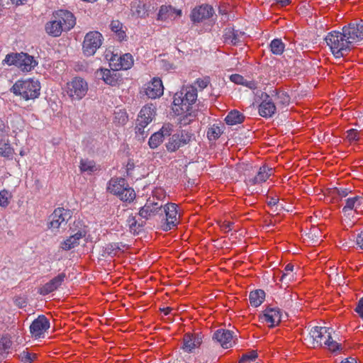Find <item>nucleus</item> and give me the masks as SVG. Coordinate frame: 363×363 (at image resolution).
<instances>
[{"label":"nucleus","instance_id":"obj_1","mask_svg":"<svg viewBox=\"0 0 363 363\" xmlns=\"http://www.w3.org/2000/svg\"><path fill=\"white\" fill-rule=\"evenodd\" d=\"M333 329L327 327H313L308 337L306 339L312 347L326 346L330 351L335 352L340 345L333 340L331 333Z\"/></svg>","mask_w":363,"mask_h":363},{"label":"nucleus","instance_id":"obj_2","mask_svg":"<svg viewBox=\"0 0 363 363\" xmlns=\"http://www.w3.org/2000/svg\"><path fill=\"white\" fill-rule=\"evenodd\" d=\"M325 41L335 58L344 57L353 48L343 30L330 32L325 36Z\"/></svg>","mask_w":363,"mask_h":363},{"label":"nucleus","instance_id":"obj_3","mask_svg":"<svg viewBox=\"0 0 363 363\" xmlns=\"http://www.w3.org/2000/svg\"><path fill=\"white\" fill-rule=\"evenodd\" d=\"M40 88L38 80L29 78L16 81L11 88V91L25 101H29L34 100L40 96Z\"/></svg>","mask_w":363,"mask_h":363},{"label":"nucleus","instance_id":"obj_4","mask_svg":"<svg viewBox=\"0 0 363 363\" xmlns=\"http://www.w3.org/2000/svg\"><path fill=\"white\" fill-rule=\"evenodd\" d=\"M107 190L124 202L130 203L136 196L134 189L123 178H112L107 184Z\"/></svg>","mask_w":363,"mask_h":363},{"label":"nucleus","instance_id":"obj_5","mask_svg":"<svg viewBox=\"0 0 363 363\" xmlns=\"http://www.w3.org/2000/svg\"><path fill=\"white\" fill-rule=\"evenodd\" d=\"M155 113V108L152 104L146 105L141 108L135 126V134L138 138L144 139L147 136V130L145 128L152 121Z\"/></svg>","mask_w":363,"mask_h":363},{"label":"nucleus","instance_id":"obj_6","mask_svg":"<svg viewBox=\"0 0 363 363\" xmlns=\"http://www.w3.org/2000/svg\"><path fill=\"white\" fill-rule=\"evenodd\" d=\"M64 91L72 100H80L87 93L88 84L81 77H74L66 84Z\"/></svg>","mask_w":363,"mask_h":363},{"label":"nucleus","instance_id":"obj_7","mask_svg":"<svg viewBox=\"0 0 363 363\" xmlns=\"http://www.w3.org/2000/svg\"><path fill=\"white\" fill-rule=\"evenodd\" d=\"M72 216L71 211L64 208H56L49 217L48 228L54 233L58 232L60 228L65 227Z\"/></svg>","mask_w":363,"mask_h":363},{"label":"nucleus","instance_id":"obj_8","mask_svg":"<svg viewBox=\"0 0 363 363\" xmlns=\"http://www.w3.org/2000/svg\"><path fill=\"white\" fill-rule=\"evenodd\" d=\"M103 36L98 31H90L86 34L83 44L82 50L86 56L94 55L96 50L102 45Z\"/></svg>","mask_w":363,"mask_h":363},{"label":"nucleus","instance_id":"obj_9","mask_svg":"<svg viewBox=\"0 0 363 363\" xmlns=\"http://www.w3.org/2000/svg\"><path fill=\"white\" fill-rule=\"evenodd\" d=\"M342 30L345 33V35L350 41L352 47L354 45L363 40V21L359 20L356 22H352L345 26Z\"/></svg>","mask_w":363,"mask_h":363},{"label":"nucleus","instance_id":"obj_10","mask_svg":"<svg viewBox=\"0 0 363 363\" xmlns=\"http://www.w3.org/2000/svg\"><path fill=\"white\" fill-rule=\"evenodd\" d=\"M162 205L154 200L148 199L145 204L140 208L139 216L145 220L152 219L163 215Z\"/></svg>","mask_w":363,"mask_h":363},{"label":"nucleus","instance_id":"obj_11","mask_svg":"<svg viewBox=\"0 0 363 363\" xmlns=\"http://www.w3.org/2000/svg\"><path fill=\"white\" fill-rule=\"evenodd\" d=\"M262 101L259 105V114L264 118L272 117L277 111L275 105V99L272 95L267 93H262Z\"/></svg>","mask_w":363,"mask_h":363},{"label":"nucleus","instance_id":"obj_12","mask_svg":"<svg viewBox=\"0 0 363 363\" xmlns=\"http://www.w3.org/2000/svg\"><path fill=\"white\" fill-rule=\"evenodd\" d=\"M50 328V321L43 315H39L30 325V333L35 339L44 337L45 333Z\"/></svg>","mask_w":363,"mask_h":363},{"label":"nucleus","instance_id":"obj_13","mask_svg":"<svg viewBox=\"0 0 363 363\" xmlns=\"http://www.w3.org/2000/svg\"><path fill=\"white\" fill-rule=\"evenodd\" d=\"M109 65L112 69L127 70L133 65V56L130 53H125L122 55L114 54L110 59Z\"/></svg>","mask_w":363,"mask_h":363},{"label":"nucleus","instance_id":"obj_14","mask_svg":"<svg viewBox=\"0 0 363 363\" xmlns=\"http://www.w3.org/2000/svg\"><path fill=\"white\" fill-rule=\"evenodd\" d=\"M177 205L175 203H167L162 206L163 213H165L166 222L162 225L164 230L167 231L175 227L178 223Z\"/></svg>","mask_w":363,"mask_h":363},{"label":"nucleus","instance_id":"obj_15","mask_svg":"<svg viewBox=\"0 0 363 363\" xmlns=\"http://www.w3.org/2000/svg\"><path fill=\"white\" fill-rule=\"evenodd\" d=\"M261 322L266 323L269 327L273 328L279 325L281 320V312L278 308H267L263 314L260 315Z\"/></svg>","mask_w":363,"mask_h":363},{"label":"nucleus","instance_id":"obj_16","mask_svg":"<svg viewBox=\"0 0 363 363\" xmlns=\"http://www.w3.org/2000/svg\"><path fill=\"white\" fill-rule=\"evenodd\" d=\"M55 21L63 26L65 31L70 30L76 24V18L72 13L67 10H59L53 14Z\"/></svg>","mask_w":363,"mask_h":363},{"label":"nucleus","instance_id":"obj_17","mask_svg":"<svg viewBox=\"0 0 363 363\" xmlns=\"http://www.w3.org/2000/svg\"><path fill=\"white\" fill-rule=\"evenodd\" d=\"M191 138V135L190 134L183 130L179 134H174L167 144V148L170 152H174L179 147L189 143Z\"/></svg>","mask_w":363,"mask_h":363},{"label":"nucleus","instance_id":"obj_18","mask_svg":"<svg viewBox=\"0 0 363 363\" xmlns=\"http://www.w3.org/2000/svg\"><path fill=\"white\" fill-rule=\"evenodd\" d=\"M172 110L177 116L184 115V116H187L189 115L191 117V114L188 113L189 111V105L185 102L183 91L177 92L174 95Z\"/></svg>","mask_w":363,"mask_h":363},{"label":"nucleus","instance_id":"obj_19","mask_svg":"<svg viewBox=\"0 0 363 363\" xmlns=\"http://www.w3.org/2000/svg\"><path fill=\"white\" fill-rule=\"evenodd\" d=\"M118 70L101 68L96 71V76L101 78L106 84L116 86L121 81Z\"/></svg>","mask_w":363,"mask_h":363},{"label":"nucleus","instance_id":"obj_20","mask_svg":"<svg viewBox=\"0 0 363 363\" xmlns=\"http://www.w3.org/2000/svg\"><path fill=\"white\" fill-rule=\"evenodd\" d=\"M65 278L66 275L65 273L59 274L50 281L43 285L38 290L39 293L43 296H45L55 291L62 285Z\"/></svg>","mask_w":363,"mask_h":363},{"label":"nucleus","instance_id":"obj_21","mask_svg":"<svg viewBox=\"0 0 363 363\" xmlns=\"http://www.w3.org/2000/svg\"><path fill=\"white\" fill-rule=\"evenodd\" d=\"M213 9L211 6L205 4L194 8L191 13L190 18L193 22H200L203 19L208 18L213 16Z\"/></svg>","mask_w":363,"mask_h":363},{"label":"nucleus","instance_id":"obj_22","mask_svg":"<svg viewBox=\"0 0 363 363\" xmlns=\"http://www.w3.org/2000/svg\"><path fill=\"white\" fill-rule=\"evenodd\" d=\"M164 87L162 80L154 78L149 82L145 89V94L150 99H156L163 94Z\"/></svg>","mask_w":363,"mask_h":363},{"label":"nucleus","instance_id":"obj_23","mask_svg":"<svg viewBox=\"0 0 363 363\" xmlns=\"http://www.w3.org/2000/svg\"><path fill=\"white\" fill-rule=\"evenodd\" d=\"M213 339L220 343L223 348H230L233 346V332L219 329L213 335Z\"/></svg>","mask_w":363,"mask_h":363},{"label":"nucleus","instance_id":"obj_24","mask_svg":"<svg viewBox=\"0 0 363 363\" xmlns=\"http://www.w3.org/2000/svg\"><path fill=\"white\" fill-rule=\"evenodd\" d=\"M38 65L35 58L27 53L20 52L17 67L23 72H30Z\"/></svg>","mask_w":363,"mask_h":363},{"label":"nucleus","instance_id":"obj_25","mask_svg":"<svg viewBox=\"0 0 363 363\" xmlns=\"http://www.w3.org/2000/svg\"><path fill=\"white\" fill-rule=\"evenodd\" d=\"M182 14L181 9H177L171 6H162L157 15V19L160 21L174 20L180 17Z\"/></svg>","mask_w":363,"mask_h":363},{"label":"nucleus","instance_id":"obj_26","mask_svg":"<svg viewBox=\"0 0 363 363\" xmlns=\"http://www.w3.org/2000/svg\"><path fill=\"white\" fill-rule=\"evenodd\" d=\"M272 173V168H269L267 166H262L259 168L256 176L252 178H249L246 181V184L248 186H252L256 184H260L267 180Z\"/></svg>","mask_w":363,"mask_h":363},{"label":"nucleus","instance_id":"obj_27","mask_svg":"<svg viewBox=\"0 0 363 363\" xmlns=\"http://www.w3.org/2000/svg\"><path fill=\"white\" fill-rule=\"evenodd\" d=\"M86 235L84 230H78L74 235L67 238L62 243V248L65 250H69L72 248L77 246L79 243V240L84 238Z\"/></svg>","mask_w":363,"mask_h":363},{"label":"nucleus","instance_id":"obj_28","mask_svg":"<svg viewBox=\"0 0 363 363\" xmlns=\"http://www.w3.org/2000/svg\"><path fill=\"white\" fill-rule=\"evenodd\" d=\"M131 11L133 15L138 18H145L149 16L150 5L136 1L132 4Z\"/></svg>","mask_w":363,"mask_h":363},{"label":"nucleus","instance_id":"obj_29","mask_svg":"<svg viewBox=\"0 0 363 363\" xmlns=\"http://www.w3.org/2000/svg\"><path fill=\"white\" fill-rule=\"evenodd\" d=\"M244 33L234 30L233 28H229L225 29L223 35L224 40L227 43H231L233 45H238L242 41L243 38Z\"/></svg>","mask_w":363,"mask_h":363},{"label":"nucleus","instance_id":"obj_30","mask_svg":"<svg viewBox=\"0 0 363 363\" xmlns=\"http://www.w3.org/2000/svg\"><path fill=\"white\" fill-rule=\"evenodd\" d=\"M201 339L199 335L186 334L184 337L183 350L186 352H191L195 348L199 347Z\"/></svg>","mask_w":363,"mask_h":363},{"label":"nucleus","instance_id":"obj_31","mask_svg":"<svg viewBox=\"0 0 363 363\" xmlns=\"http://www.w3.org/2000/svg\"><path fill=\"white\" fill-rule=\"evenodd\" d=\"M45 30L48 35L52 37H59L62 31H65L63 26L60 24V22L55 21L54 18L46 23Z\"/></svg>","mask_w":363,"mask_h":363},{"label":"nucleus","instance_id":"obj_32","mask_svg":"<svg viewBox=\"0 0 363 363\" xmlns=\"http://www.w3.org/2000/svg\"><path fill=\"white\" fill-rule=\"evenodd\" d=\"M363 204V197L355 196L349 197L346 199L345 206L342 208V211L346 214L348 211L354 210L357 211Z\"/></svg>","mask_w":363,"mask_h":363},{"label":"nucleus","instance_id":"obj_33","mask_svg":"<svg viewBox=\"0 0 363 363\" xmlns=\"http://www.w3.org/2000/svg\"><path fill=\"white\" fill-rule=\"evenodd\" d=\"M265 298V293L262 289H257L251 291L249 295V301L250 304L254 307L259 306L264 301Z\"/></svg>","mask_w":363,"mask_h":363},{"label":"nucleus","instance_id":"obj_34","mask_svg":"<svg viewBox=\"0 0 363 363\" xmlns=\"http://www.w3.org/2000/svg\"><path fill=\"white\" fill-rule=\"evenodd\" d=\"M244 116L237 110L231 111L225 118L228 125H233L241 123L244 120Z\"/></svg>","mask_w":363,"mask_h":363},{"label":"nucleus","instance_id":"obj_35","mask_svg":"<svg viewBox=\"0 0 363 363\" xmlns=\"http://www.w3.org/2000/svg\"><path fill=\"white\" fill-rule=\"evenodd\" d=\"M182 91L184 92L185 102L189 105V111H190L191 104H193L197 99V91L194 87H186Z\"/></svg>","mask_w":363,"mask_h":363},{"label":"nucleus","instance_id":"obj_36","mask_svg":"<svg viewBox=\"0 0 363 363\" xmlns=\"http://www.w3.org/2000/svg\"><path fill=\"white\" fill-rule=\"evenodd\" d=\"M0 155L7 158H11L13 156V149L7 138L0 139Z\"/></svg>","mask_w":363,"mask_h":363},{"label":"nucleus","instance_id":"obj_37","mask_svg":"<svg viewBox=\"0 0 363 363\" xmlns=\"http://www.w3.org/2000/svg\"><path fill=\"white\" fill-rule=\"evenodd\" d=\"M79 168L82 172L89 174L97 170L94 162L88 160H81Z\"/></svg>","mask_w":363,"mask_h":363},{"label":"nucleus","instance_id":"obj_38","mask_svg":"<svg viewBox=\"0 0 363 363\" xmlns=\"http://www.w3.org/2000/svg\"><path fill=\"white\" fill-rule=\"evenodd\" d=\"M222 133V127L213 124V125L208 128L207 138H208L209 140H216L221 135Z\"/></svg>","mask_w":363,"mask_h":363},{"label":"nucleus","instance_id":"obj_39","mask_svg":"<svg viewBox=\"0 0 363 363\" xmlns=\"http://www.w3.org/2000/svg\"><path fill=\"white\" fill-rule=\"evenodd\" d=\"M284 44L281 39H274L270 43V49L273 54L280 55L284 50Z\"/></svg>","mask_w":363,"mask_h":363},{"label":"nucleus","instance_id":"obj_40","mask_svg":"<svg viewBox=\"0 0 363 363\" xmlns=\"http://www.w3.org/2000/svg\"><path fill=\"white\" fill-rule=\"evenodd\" d=\"M12 342L8 337H3L0 340V356L4 357L9 352Z\"/></svg>","mask_w":363,"mask_h":363},{"label":"nucleus","instance_id":"obj_41","mask_svg":"<svg viewBox=\"0 0 363 363\" xmlns=\"http://www.w3.org/2000/svg\"><path fill=\"white\" fill-rule=\"evenodd\" d=\"M20 57V53L17 52H11L9 53L6 55L4 60L2 61V65H8L11 66L14 65L17 67L18 57Z\"/></svg>","mask_w":363,"mask_h":363},{"label":"nucleus","instance_id":"obj_42","mask_svg":"<svg viewBox=\"0 0 363 363\" xmlns=\"http://www.w3.org/2000/svg\"><path fill=\"white\" fill-rule=\"evenodd\" d=\"M294 265L292 264H288L285 268L284 271L281 277L280 281L286 283H289L294 279Z\"/></svg>","mask_w":363,"mask_h":363},{"label":"nucleus","instance_id":"obj_43","mask_svg":"<svg viewBox=\"0 0 363 363\" xmlns=\"http://www.w3.org/2000/svg\"><path fill=\"white\" fill-rule=\"evenodd\" d=\"M128 121V116L123 110H118L114 113L113 122L119 125H125Z\"/></svg>","mask_w":363,"mask_h":363},{"label":"nucleus","instance_id":"obj_44","mask_svg":"<svg viewBox=\"0 0 363 363\" xmlns=\"http://www.w3.org/2000/svg\"><path fill=\"white\" fill-rule=\"evenodd\" d=\"M164 138L162 137L161 133H158V132L152 134L149 139V146L152 149L157 148L162 142Z\"/></svg>","mask_w":363,"mask_h":363},{"label":"nucleus","instance_id":"obj_45","mask_svg":"<svg viewBox=\"0 0 363 363\" xmlns=\"http://www.w3.org/2000/svg\"><path fill=\"white\" fill-rule=\"evenodd\" d=\"M127 222H128V225L129 228H130V231L132 233L138 234L140 232V228L143 226V225L138 224V222H137V220H136L135 217L130 216L128 218Z\"/></svg>","mask_w":363,"mask_h":363},{"label":"nucleus","instance_id":"obj_46","mask_svg":"<svg viewBox=\"0 0 363 363\" xmlns=\"http://www.w3.org/2000/svg\"><path fill=\"white\" fill-rule=\"evenodd\" d=\"M11 198V193L4 189L0 191V206L3 208H6L9 204V199Z\"/></svg>","mask_w":363,"mask_h":363},{"label":"nucleus","instance_id":"obj_47","mask_svg":"<svg viewBox=\"0 0 363 363\" xmlns=\"http://www.w3.org/2000/svg\"><path fill=\"white\" fill-rule=\"evenodd\" d=\"M121 247L118 243H111L106 245L104 249V253L107 254L111 257L115 256L118 252L121 250Z\"/></svg>","mask_w":363,"mask_h":363},{"label":"nucleus","instance_id":"obj_48","mask_svg":"<svg viewBox=\"0 0 363 363\" xmlns=\"http://www.w3.org/2000/svg\"><path fill=\"white\" fill-rule=\"evenodd\" d=\"M257 357V354L256 351L252 350L249 353L243 354L239 363H251L255 361Z\"/></svg>","mask_w":363,"mask_h":363},{"label":"nucleus","instance_id":"obj_49","mask_svg":"<svg viewBox=\"0 0 363 363\" xmlns=\"http://www.w3.org/2000/svg\"><path fill=\"white\" fill-rule=\"evenodd\" d=\"M173 129H174V125L172 124L165 123L162 125L161 129L157 132H158V133H161L162 137L163 138H164V137L169 136L172 133Z\"/></svg>","mask_w":363,"mask_h":363},{"label":"nucleus","instance_id":"obj_50","mask_svg":"<svg viewBox=\"0 0 363 363\" xmlns=\"http://www.w3.org/2000/svg\"><path fill=\"white\" fill-rule=\"evenodd\" d=\"M35 358V354H30L25 351L20 354V359L23 363H32Z\"/></svg>","mask_w":363,"mask_h":363},{"label":"nucleus","instance_id":"obj_51","mask_svg":"<svg viewBox=\"0 0 363 363\" xmlns=\"http://www.w3.org/2000/svg\"><path fill=\"white\" fill-rule=\"evenodd\" d=\"M272 96L275 99V102L277 99H281L282 104H287L289 101V96L284 92L277 93L273 91Z\"/></svg>","mask_w":363,"mask_h":363},{"label":"nucleus","instance_id":"obj_52","mask_svg":"<svg viewBox=\"0 0 363 363\" xmlns=\"http://www.w3.org/2000/svg\"><path fill=\"white\" fill-rule=\"evenodd\" d=\"M347 138L350 141H355L358 139V132L354 129H350L347 131Z\"/></svg>","mask_w":363,"mask_h":363},{"label":"nucleus","instance_id":"obj_53","mask_svg":"<svg viewBox=\"0 0 363 363\" xmlns=\"http://www.w3.org/2000/svg\"><path fill=\"white\" fill-rule=\"evenodd\" d=\"M230 79L235 84L242 85L243 83L244 77L238 74H234L230 77Z\"/></svg>","mask_w":363,"mask_h":363},{"label":"nucleus","instance_id":"obj_54","mask_svg":"<svg viewBox=\"0 0 363 363\" xmlns=\"http://www.w3.org/2000/svg\"><path fill=\"white\" fill-rule=\"evenodd\" d=\"M111 29L116 33L121 31L122 28V24L118 21H113L111 23Z\"/></svg>","mask_w":363,"mask_h":363},{"label":"nucleus","instance_id":"obj_55","mask_svg":"<svg viewBox=\"0 0 363 363\" xmlns=\"http://www.w3.org/2000/svg\"><path fill=\"white\" fill-rule=\"evenodd\" d=\"M242 86H245L250 89H257V83L255 81L252 80H247L244 78L243 83L242 84Z\"/></svg>","mask_w":363,"mask_h":363},{"label":"nucleus","instance_id":"obj_56","mask_svg":"<svg viewBox=\"0 0 363 363\" xmlns=\"http://www.w3.org/2000/svg\"><path fill=\"white\" fill-rule=\"evenodd\" d=\"M233 225V223H232L230 221H224L221 224L220 228L225 232H229L232 230Z\"/></svg>","mask_w":363,"mask_h":363},{"label":"nucleus","instance_id":"obj_57","mask_svg":"<svg viewBox=\"0 0 363 363\" xmlns=\"http://www.w3.org/2000/svg\"><path fill=\"white\" fill-rule=\"evenodd\" d=\"M356 244L357 246L363 250V230L361 231L357 236Z\"/></svg>","mask_w":363,"mask_h":363},{"label":"nucleus","instance_id":"obj_58","mask_svg":"<svg viewBox=\"0 0 363 363\" xmlns=\"http://www.w3.org/2000/svg\"><path fill=\"white\" fill-rule=\"evenodd\" d=\"M356 312L363 319V298H362L356 308Z\"/></svg>","mask_w":363,"mask_h":363},{"label":"nucleus","instance_id":"obj_59","mask_svg":"<svg viewBox=\"0 0 363 363\" xmlns=\"http://www.w3.org/2000/svg\"><path fill=\"white\" fill-rule=\"evenodd\" d=\"M208 79H197L196 81V84L198 85L199 87H200L201 89H204L206 88L207 86H208Z\"/></svg>","mask_w":363,"mask_h":363},{"label":"nucleus","instance_id":"obj_60","mask_svg":"<svg viewBox=\"0 0 363 363\" xmlns=\"http://www.w3.org/2000/svg\"><path fill=\"white\" fill-rule=\"evenodd\" d=\"M15 302H16V304L18 305L20 308H23L26 306V301L21 298H16Z\"/></svg>","mask_w":363,"mask_h":363},{"label":"nucleus","instance_id":"obj_61","mask_svg":"<svg viewBox=\"0 0 363 363\" xmlns=\"http://www.w3.org/2000/svg\"><path fill=\"white\" fill-rule=\"evenodd\" d=\"M279 203V199L276 198H271L268 201V205L271 207L277 206Z\"/></svg>","mask_w":363,"mask_h":363},{"label":"nucleus","instance_id":"obj_62","mask_svg":"<svg viewBox=\"0 0 363 363\" xmlns=\"http://www.w3.org/2000/svg\"><path fill=\"white\" fill-rule=\"evenodd\" d=\"M338 194L341 196V197H345L348 195V190L345 189H340V190H338Z\"/></svg>","mask_w":363,"mask_h":363},{"label":"nucleus","instance_id":"obj_63","mask_svg":"<svg viewBox=\"0 0 363 363\" xmlns=\"http://www.w3.org/2000/svg\"><path fill=\"white\" fill-rule=\"evenodd\" d=\"M340 363H357L354 359L353 358H347L345 360L342 361Z\"/></svg>","mask_w":363,"mask_h":363},{"label":"nucleus","instance_id":"obj_64","mask_svg":"<svg viewBox=\"0 0 363 363\" xmlns=\"http://www.w3.org/2000/svg\"><path fill=\"white\" fill-rule=\"evenodd\" d=\"M13 4L21 5L23 4L27 0H11Z\"/></svg>","mask_w":363,"mask_h":363}]
</instances>
